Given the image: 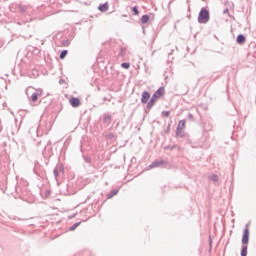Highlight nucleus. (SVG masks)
Segmentation results:
<instances>
[{
	"mask_svg": "<svg viewBox=\"0 0 256 256\" xmlns=\"http://www.w3.org/2000/svg\"><path fill=\"white\" fill-rule=\"evenodd\" d=\"M67 50H63L61 53H60V59H64L65 57H67Z\"/></svg>",
	"mask_w": 256,
	"mask_h": 256,
	"instance_id": "nucleus-22",
	"label": "nucleus"
},
{
	"mask_svg": "<svg viewBox=\"0 0 256 256\" xmlns=\"http://www.w3.org/2000/svg\"><path fill=\"white\" fill-rule=\"evenodd\" d=\"M84 161H85L86 163H91V159H90L89 157L84 158Z\"/></svg>",
	"mask_w": 256,
	"mask_h": 256,
	"instance_id": "nucleus-27",
	"label": "nucleus"
},
{
	"mask_svg": "<svg viewBox=\"0 0 256 256\" xmlns=\"http://www.w3.org/2000/svg\"><path fill=\"white\" fill-rule=\"evenodd\" d=\"M119 193V189H113L111 190L110 194L108 195V199H112V197H115Z\"/></svg>",
	"mask_w": 256,
	"mask_h": 256,
	"instance_id": "nucleus-12",
	"label": "nucleus"
},
{
	"mask_svg": "<svg viewBox=\"0 0 256 256\" xmlns=\"http://www.w3.org/2000/svg\"><path fill=\"white\" fill-rule=\"evenodd\" d=\"M141 23H149V15H143L141 17Z\"/></svg>",
	"mask_w": 256,
	"mask_h": 256,
	"instance_id": "nucleus-17",
	"label": "nucleus"
},
{
	"mask_svg": "<svg viewBox=\"0 0 256 256\" xmlns=\"http://www.w3.org/2000/svg\"><path fill=\"white\" fill-rule=\"evenodd\" d=\"M59 171H61V173H63V171H64L63 165H61V166L59 167Z\"/></svg>",
	"mask_w": 256,
	"mask_h": 256,
	"instance_id": "nucleus-30",
	"label": "nucleus"
},
{
	"mask_svg": "<svg viewBox=\"0 0 256 256\" xmlns=\"http://www.w3.org/2000/svg\"><path fill=\"white\" fill-rule=\"evenodd\" d=\"M119 56L120 57H125V48H121Z\"/></svg>",
	"mask_w": 256,
	"mask_h": 256,
	"instance_id": "nucleus-24",
	"label": "nucleus"
},
{
	"mask_svg": "<svg viewBox=\"0 0 256 256\" xmlns=\"http://www.w3.org/2000/svg\"><path fill=\"white\" fill-rule=\"evenodd\" d=\"M41 95H43V90L41 89H37L36 92L32 93L31 100L33 101V103H35V101H37V99H39Z\"/></svg>",
	"mask_w": 256,
	"mask_h": 256,
	"instance_id": "nucleus-5",
	"label": "nucleus"
},
{
	"mask_svg": "<svg viewBox=\"0 0 256 256\" xmlns=\"http://www.w3.org/2000/svg\"><path fill=\"white\" fill-rule=\"evenodd\" d=\"M212 243H213V240H210V242H209V244H210V247H211Z\"/></svg>",
	"mask_w": 256,
	"mask_h": 256,
	"instance_id": "nucleus-33",
	"label": "nucleus"
},
{
	"mask_svg": "<svg viewBox=\"0 0 256 256\" xmlns=\"http://www.w3.org/2000/svg\"><path fill=\"white\" fill-rule=\"evenodd\" d=\"M103 123L105 125H111V115H104Z\"/></svg>",
	"mask_w": 256,
	"mask_h": 256,
	"instance_id": "nucleus-10",
	"label": "nucleus"
},
{
	"mask_svg": "<svg viewBox=\"0 0 256 256\" xmlns=\"http://www.w3.org/2000/svg\"><path fill=\"white\" fill-rule=\"evenodd\" d=\"M53 173H54L55 179H57V177H59V168L58 167L54 168Z\"/></svg>",
	"mask_w": 256,
	"mask_h": 256,
	"instance_id": "nucleus-21",
	"label": "nucleus"
},
{
	"mask_svg": "<svg viewBox=\"0 0 256 256\" xmlns=\"http://www.w3.org/2000/svg\"><path fill=\"white\" fill-rule=\"evenodd\" d=\"M162 115H164V117H169V115H171V112L169 111H163Z\"/></svg>",
	"mask_w": 256,
	"mask_h": 256,
	"instance_id": "nucleus-25",
	"label": "nucleus"
},
{
	"mask_svg": "<svg viewBox=\"0 0 256 256\" xmlns=\"http://www.w3.org/2000/svg\"><path fill=\"white\" fill-rule=\"evenodd\" d=\"M132 11H133V13H134L135 15H139V8H137V6H134V7L132 8Z\"/></svg>",
	"mask_w": 256,
	"mask_h": 256,
	"instance_id": "nucleus-23",
	"label": "nucleus"
},
{
	"mask_svg": "<svg viewBox=\"0 0 256 256\" xmlns=\"http://www.w3.org/2000/svg\"><path fill=\"white\" fill-rule=\"evenodd\" d=\"M163 95H165V88L164 87H160L151 97L150 101L148 102L146 109L151 110L153 109V105H155V103H157V99H159L160 97H163Z\"/></svg>",
	"mask_w": 256,
	"mask_h": 256,
	"instance_id": "nucleus-1",
	"label": "nucleus"
},
{
	"mask_svg": "<svg viewBox=\"0 0 256 256\" xmlns=\"http://www.w3.org/2000/svg\"><path fill=\"white\" fill-rule=\"evenodd\" d=\"M241 256H247V244H243L241 250Z\"/></svg>",
	"mask_w": 256,
	"mask_h": 256,
	"instance_id": "nucleus-14",
	"label": "nucleus"
},
{
	"mask_svg": "<svg viewBox=\"0 0 256 256\" xmlns=\"http://www.w3.org/2000/svg\"><path fill=\"white\" fill-rule=\"evenodd\" d=\"M242 244L249 245V228L248 227H246L243 231Z\"/></svg>",
	"mask_w": 256,
	"mask_h": 256,
	"instance_id": "nucleus-4",
	"label": "nucleus"
},
{
	"mask_svg": "<svg viewBox=\"0 0 256 256\" xmlns=\"http://www.w3.org/2000/svg\"><path fill=\"white\" fill-rule=\"evenodd\" d=\"M81 225V222L74 223L70 228L69 231H75L77 227Z\"/></svg>",
	"mask_w": 256,
	"mask_h": 256,
	"instance_id": "nucleus-16",
	"label": "nucleus"
},
{
	"mask_svg": "<svg viewBox=\"0 0 256 256\" xmlns=\"http://www.w3.org/2000/svg\"><path fill=\"white\" fill-rule=\"evenodd\" d=\"M98 10L101 11V13H105L107 11H109V3H104V4H100L98 6Z\"/></svg>",
	"mask_w": 256,
	"mask_h": 256,
	"instance_id": "nucleus-8",
	"label": "nucleus"
},
{
	"mask_svg": "<svg viewBox=\"0 0 256 256\" xmlns=\"http://www.w3.org/2000/svg\"><path fill=\"white\" fill-rule=\"evenodd\" d=\"M29 89H33V88H32V87L27 88V89H26V95H29V93H28V92H29Z\"/></svg>",
	"mask_w": 256,
	"mask_h": 256,
	"instance_id": "nucleus-31",
	"label": "nucleus"
},
{
	"mask_svg": "<svg viewBox=\"0 0 256 256\" xmlns=\"http://www.w3.org/2000/svg\"><path fill=\"white\" fill-rule=\"evenodd\" d=\"M183 127H185V120H180L178 123L177 128L178 129H183Z\"/></svg>",
	"mask_w": 256,
	"mask_h": 256,
	"instance_id": "nucleus-19",
	"label": "nucleus"
},
{
	"mask_svg": "<svg viewBox=\"0 0 256 256\" xmlns=\"http://www.w3.org/2000/svg\"><path fill=\"white\" fill-rule=\"evenodd\" d=\"M188 117H189L190 119H193V114L189 113V114H188Z\"/></svg>",
	"mask_w": 256,
	"mask_h": 256,
	"instance_id": "nucleus-32",
	"label": "nucleus"
},
{
	"mask_svg": "<svg viewBox=\"0 0 256 256\" xmlns=\"http://www.w3.org/2000/svg\"><path fill=\"white\" fill-rule=\"evenodd\" d=\"M209 19H211L209 15V10H207L206 8H201L198 15V23H201V24L209 23Z\"/></svg>",
	"mask_w": 256,
	"mask_h": 256,
	"instance_id": "nucleus-2",
	"label": "nucleus"
},
{
	"mask_svg": "<svg viewBox=\"0 0 256 256\" xmlns=\"http://www.w3.org/2000/svg\"><path fill=\"white\" fill-rule=\"evenodd\" d=\"M185 135L183 134V129L182 128H177L176 129V137H184Z\"/></svg>",
	"mask_w": 256,
	"mask_h": 256,
	"instance_id": "nucleus-13",
	"label": "nucleus"
},
{
	"mask_svg": "<svg viewBox=\"0 0 256 256\" xmlns=\"http://www.w3.org/2000/svg\"><path fill=\"white\" fill-rule=\"evenodd\" d=\"M3 131V125L1 124V118H0V132Z\"/></svg>",
	"mask_w": 256,
	"mask_h": 256,
	"instance_id": "nucleus-29",
	"label": "nucleus"
},
{
	"mask_svg": "<svg viewBox=\"0 0 256 256\" xmlns=\"http://www.w3.org/2000/svg\"><path fill=\"white\" fill-rule=\"evenodd\" d=\"M223 13H224V15L227 14V13H229V9H227V8L224 9Z\"/></svg>",
	"mask_w": 256,
	"mask_h": 256,
	"instance_id": "nucleus-28",
	"label": "nucleus"
},
{
	"mask_svg": "<svg viewBox=\"0 0 256 256\" xmlns=\"http://www.w3.org/2000/svg\"><path fill=\"white\" fill-rule=\"evenodd\" d=\"M149 99H151V94L147 91L142 92L141 103H148Z\"/></svg>",
	"mask_w": 256,
	"mask_h": 256,
	"instance_id": "nucleus-6",
	"label": "nucleus"
},
{
	"mask_svg": "<svg viewBox=\"0 0 256 256\" xmlns=\"http://www.w3.org/2000/svg\"><path fill=\"white\" fill-rule=\"evenodd\" d=\"M177 145H172V146H167L166 149H170L171 151H173V149H176Z\"/></svg>",
	"mask_w": 256,
	"mask_h": 256,
	"instance_id": "nucleus-26",
	"label": "nucleus"
},
{
	"mask_svg": "<svg viewBox=\"0 0 256 256\" xmlns=\"http://www.w3.org/2000/svg\"><path fill=\"white\" fill-rule=\"evenodd\" d=\"M69 102L72 107H79V105H81V100H79V98L72 97Z\"/></svg>",
	"mask_w": 256,
	"mask_h": 256,
	"instance_id": "nucleus-7",
	"label": "nucleus"
},
{
	"mask_svg": "<svg viewBox=\"0 0 256 256\" xmlns=\"http://www.w3.org/2000/svg\"><path fill=\"white\" fill-rule=\"evenodd\" d=\"M18 8L21 13H25V11H27V6H24L23 4H19Z\"/></svg>",
	"mask_w": 256,
	"mask_h": 256,
	"instance_id": "nucleus-18",
	"label": "nucleus"
},
{
	"mask_svg": "<svg viewBox=\"0 0 256 256\" xmlns=\"http://www.w3.org/2000/svg\"><path fill=\"white\" fill-rule=\"evenodd\" d=\"M121 67H122L123 69H129V67H131V64L128 63V62H124V63L121 64Z\"/></svg>",
	"mask_w": 256,
	"mask_h": 256,
	"instance_id": "nucleus-20",
	"label": "nucleus"
},
{
	"mask_svg": "<svg viewBox=\"0 0 256 256\" xmlns=\"http://www.w3.org/2000/svg\"><path fill=\"white\" fill-rule=\"evenodd\" d=\"M208 179L210 181H213V183H217L219 181V176L218 175H215V174H212L208 177Z\"/></svg>",
	"mask_w": 256,
	"mask_h": 256,
	"instance_id": "nucleus-11",
	"label": "nucleus"
},
{
	"mask_svg": "<svg viewBox=\"0 0 256 256\" xmlns=\"http://www.w3.org/2000/svg\"><path fill=\"white\" fill-rule=\"evenodd\" d=\"M105 138L108 139L109 141H113V139H115V134L113 133L105 134Z\"/></svg>",
	"mask_w": 256,
	"mask_h": 256,
	"instance_id": "nucleus-15",
	"label": "nucleus"
},
{
	"mask_svg": "<svg viewBox=\"0 0 256 256\" xmlns=\"http://www.w3.org/2000/svg\"><path fill=\"white\" fill-rule=\"evenodd\" d=\"M167 165V161L165 160H156L152 164H150V169H155V167H165Z\"/></svg>",
	"mask_w": 256,
	"mask_h": 256,
	"instance_id": "nucleus-3",
	"label": "nucleus"
},
{
	"mask_svg": "<svg viewBox=\"0 0 256 256\" xmlns=\"http://www.w3.org/2000/svg\"><path fill=\"white\" fill-rule=\"evenodd\" d=\"M238 45H243L245 43V35L239 34L236 38Z\"/></svg>",
	"mask_w": 256,
	"mask_h": 256,
	"instance_id": "nucleus-9",
	"label": "nucleus"
}]
</instances>
